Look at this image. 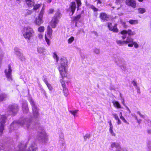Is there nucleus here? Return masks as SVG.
Masks as SVG:
<instances>
[{"instance_id": "7ed1b4c3", "label": "nucleus", "mask_w": 151, "mask_h": 151, "mask_svg": "<svg viewBox=\"0 0 151 151\" xmlns=\"http://www.w3.org/2000/svg\"><path fill=\"white\" fill-rule=\"evenodd\" d=\"M35 34V31L32 27L27 26L24 28L23 35L25 39L30 40Z\"/></svg>"}, {"instance_id": "2eb2a0df", "label": "nucleus", "mask_w": 151, "mask_h": 151, "mask_svg": "<svg viewBox=\"0 0 151 151\" xmlns=\"http://www.w3.org/2000/svg\"><path fill=\"white\" fill-rule=\"evenodd\" d=\"M99 17L101 19V21L103 22H106L109 19V16L106 13L103 12L100 14Z\"/></svg>"}, {"instance_id": "393cba45", "label": "nucleus", "mask_w": 151, "mask_h": 151, "mask_svg": "<svg viewBox=\"0 0 151 151\" xmlns=\"http://www.w3.org/2000/svg\"><path fill=\"white\" fill-rule=\"evenodd\" d=\"M9 150V148L4 146L3 144L0 142V151H8Z\"/></svg>"}, {"instance_id": "4468645a", "label": "nucleus", "mask_w": 151, "mask_h": 151, "mask_svg": "<svg viewBox=\"0 0 151 151\" xmlns=\"http://www.w3.org/2000/svg\"><path fill=\"white\" fill-rule=\"evenodd\" d=\"M60 82L61 83L62 87L63 88V92L64 95L65 96H67L68 95L69 93L68 89L66 87L65 82L63 81V79H60Z\"/></svg>"}, {"instance_id": "774afa93", "label": "nucleus", "mask_w": 151, "mask_h": 151, "mask_svg": "<svg viewBox=\"0 0 151 151\" xmlns=\"http://www.w3.org/2000/svg\"><path fill=\"white\" fill-rule=\"evenodd\" d=\"M27 12L29 14H31L32 13V11L30 10H29Z\"/></svg>"}, {"instance_id": "20e7f679", "label": "nucleus", "mask_w": 151, "mask_h": 151, "mask_svg": "<svg viewBox=\"0 0 151 151\" xmlns=\"http://www.w3.org/2000/svg\"><path fill=\"white\" fill-rule=\"evenodd\" d=\"M115 63L121 68V69L124 72H128L129 71V66H127V63L124 60L121 58H118V57L115 59Z\"/></svg>"}, {"instance_id": "79ce46f5", "label": "nucleus", "mask_w": 151, "mask_h": 151, "mask_svg": "<svg viewBox=\"0 0 151 151\" xmlns=\"http://www.w3.org/2000/svg\"><path fill=\"white\" fill-rule=\"evenodd\" d=\"M74 40V37H71L68 40V43H71Z\"/></svg>"}, {"instance_id": "f257e3e1", "label": "nucleus", "mask_w": 151, "mask_h": 151, "mask_svg": "<svg viewBox=\"0 0 151 151\" xmlns=\"http://www.w3.org/2000/svg\"><path fill=\"white\" fill-rule=\"evenodd\" d=\"M30 119L22 118L17 121H14L11 124L9 130L10 132H12L17 129L19 126H23L25 129H32L31 126Z\"/></svg>"}, {"instance_id": "e2e57ef3", "label": "nucleus", "mask_w": 151, "mask_h": 151, "mask_svg": "<svg viewBox=\"0 0 151 151\" xmlns=\"http://www.w3.org/2000/svg\"><path fill=\"white\" fill-rule=\"evenodd\" d=\"M46 42H47V44L49 45L50 43H49V40L46 39Z\"/></svg>"}, {"instance_id": "4d7b16f0", "label": "nucleus", "mask_w": 151, "mask_h": 151, "mask_svg": "<svg viewBox=\"0 0 151 151\" xmlns=\"http://www.w3.org/2000/svg\"><path fill=\"white\" fill-rule=\"evenodd\" d=\"M43 81L46 84H47V83H48L47 82V79L45 78H44L43 79Z\"/></svg>"}, {"instance_id": "3c124183", "label": "nucleus", "mask_w": 151, "mask_h": 151, "mask_svg": "<svg viewBox=\"0 0 151 151\" xmlns=\"http://www.w3.org/2000/svg\"><path fill=\"white\" fill-rule=\"evenodd\" d=\"M94 52L96 54H99L100 52L99 50L98 49H95L94 50Z\"/></svg>"}, {"instance_id": "c85d7f7f", "label": "nucleus", "mask_w": 151, "mask_h": 151, "mask_svg": "<svg viewBox=\"0 0 151 151\" xmlns=\"http://www.w3.org/2000/svg\"><path fill=\"white\" fill-rule=\"evenodd\" d=\"M114 106L118 108H121V106L119 102L116 101H113L112 102Z\"/></svg>"}, {"instance_id": "c03bdc74", "label": "nucleus", "mask_w": 151, "mask_h": 151, "mask_svg": "<svg viewBox=\"0 0 151 151\" xmlns=\"http://www.w3.org/2000/svg\"><path fill=\"white\" fill-rule=\"evenodd\" d=\"M37 50L38 52L40 53H42L44 52V50L41 47L38 48Z\"/></svg>"}, {"instance_id": "f8f14e48", "label": "nucleus", "mask_w": 151, "mask_h": 151, "mask_svg": "<svg viewBox=\"0 0 151 151\" xmlns=\"http://www.w3.org/2000/svg\"><path fill=\"white\" fill-rule=\"evenodd\" d=\"M59 141L60 147L61 149H64L65 147V144L64 141V136L63 134L60 135Z\"/></svg>"}, {"instance_id": "052dcab7", "label": "nucleus", "mask_w": 151, "mask_h": 151, "mask_svg": "<svg viewBox=\"0 0 151 151\" xmlns=\"http://www.w3.org/2000/svg\"><path fill=\"white\" fill-rule=\"evenodd\" d=\"M38 37L40 39H41L43 37V35L41 34H40L38 35Z\"/></svg>"}, {"instance_id": "8fccbe9b", "label": "nucleus", "mask_w": 151, "mask_h": 151, "mask_svg": "<svg viewBox=\"0 0 151 151\" xmlns=\"http://www.w3.org/2000/svg\"><path fill=\"white\" fill-rule=\"evenodd\" d=\"M137 114H138L141 117L144 119L145 118V115H142L139 111H137Z\"/></svg>"}, {"instance_id": "7c9ffc66", "label": "nucleus", "mask_w": 151, "mask_h": 151, "mask_svg": "<svg viewBox=\"0 0 151 151\" xmlns=\"http://www.w3.org/2000/svg\"><path fill=\"white\" fill-rule=\"evenodd\" d=\"M133 45H134V47L136 48H137L138 47V45L135 42H134L133 43H129L128 44V46L130 47H132Z\"/></svg>"}, {"instance_id": "9d476101", "label": "nucleus", "mask_w": 151, "mask_h": 151, "mask_svg": "<svg viewBox=\"0 0 151 151\" xmlns=\"http://www.w3.org/2000/svg\"><path fill=\"white\" fill-rule=\"evenodd\" d=\"M9 114L14 115L19 110L18 106L17 104L9 105Z\"/></svg>"}, {"instance_id": "dca6fc26", "label": "nucleus", "mask_w": 151, "mask_h": 151, "mask_svg": "<svg viewBox=\"0 0 151 151\" xmlns=\"http://www.w3.org/2000/svg\"><path fill=\"white\" fill-rule=\"evenodd\" d=\"M22 108L23 112L24 114H27L29 112V109L27 101H25L23 102L22 103Z\"/></svg>"}, {"instance_id": "4be33fe9", "label": "nucleus", "mask_w": 151, "mask_h": 151, "mask_svg": "<svg viewBox=\"0 0 151 151\" xmlns=\"http://www.w3.org/2000/svg\"><path fill=\"white\" fill-rule=\"evenodd\" d=\"M42 18V17H40L39 16L37 17L34 21L35 23L37 25H40L43 22Z\"/></svg>"}, {"instance_id": "49530a36", "label": "nucleus", "mask_w": 151, "mask_h": 151, "mask_svg": "<svg viewBox=\"0 0 151 151\" xmlns=\"http://www.w3.org/2000/svg\"><path fill=\"white\" fill-rule=\"evenodd\" d=\"M90 137V135L89 134H86L84 136V139L86 140L87 138H89Z\"/></svg>"}, {"instance_id": "412c9836", "label": "nucleus", "mask_w": 151, "mask_h": 151, "mask_svg": "<svg viewBox=\"0 0 151 151\" xmlns=\"http://www.w3.org/2000/svg\"><path fill=\"white\" fill-rule=\"evenodd\" d=\"M14 52L16 55L21 56H23L22 51L19 48L15 47L14 48Z\"/></svg>"}, {"instance_id": "2f4dec72", "label": "nucleus", "mask_w": 151, "mask_h": 151, "mask_svg": "<svg viewBox=\"0 0 151 151\" xmlns=\"http://www.w3.org/2000/svg\"><path fill=\"white\" fill-rule=\"evenodd\" d=\"M117 44L119 45H122L125 43V40L121 41L120 40H117L116 41Z\"/></svg>"}, {"instance_id": "f3484780", "label": "nucleus", "mask_w": 151, "mask_h": 151, "mask_svg": "<svg viewBox=\"0 0 151 151\" xmlns=\"http://www.w3.org/2000/svg\"><path fill=\"white\" fill-rule=\"evenodd\" d=\"M117 24H115L114 26L112 25L111 23H108V27L109 30L113 31L114 32H118V29L116 28Z\"/></svg>"}, {"instance_id": "1a4fd4ad", "label": "nucleus", "mask_w": 151, "mask_h": 151, "mask_svg": "<svg viewBox=\"0 0 151 151\" xmlns=\"http://www.w3.org/2000/svg\"><path fill=\"white\" fill-rule=\"evenodd\" d=\"M7 117L4 115H0V135L3 133Z\"/></svg>"}, {"instance_id": "bb28decb", "label": "nucleus", "mask_w": 151, "mask_h": 151, "mask_svg": "<svg viewBox=\"0 0 151 151\" xmlns=\"http://www.w3.org/2000/svg\"><path fill=\"white\" fill-rule=\"evenodd\" d=\"M133 39L130 37L128 36L127 39L126 40H125V43H132L134 42Z\"/></svg>"}, {"instance_id": "c756f323", "label": "nucleus", "mask_w": 151, "mask_h": 151, "mask_svg": "<svg viewBox=\"0 0 151 151\" xmlns=\"http://www.w3.org/2000/svg\"><path fill=\"white\" fill-rule=\"evenodd\" d=\"M129 22L130 24L133 25L138 24V21L137 20L131 19L129 21Z\"/></svg>"}, {"instance_id": "5fc2aeb1", "label": "nucleus", "mask_w": 151, "mask_h": 151, "mask_svg": "<svg viewBox=\"0 0 151 151\" xmlns=\"http://www.w3.org/2000/svg\"><path fill=\"white\" fill-rule=\"evenodd\" d=\"M116 120L117 121V123L119 125V124H121V120L119 119V118Z\"/></svg>"}, {"instance_id": "a18cd8bd", "label": "nucleus", "mask_w": 151, "mask_h": 151, "mask_svg": "<svg viewBox=\"0 0 151 151\" xmlns=\"http://www.w3.org/2000/svg\"><path fill=\"white\" fill-rule=\"evenodd\" d=\"M97 6L98 7H100L101 6V4L102 2L100 0H97Z\"/></svg>"}, {"instance_id": "a878e982", "label": "nucleus", "mask_w": 151, "mask_h": 151, "mask_svg": "<svg viewBox=\"0 0 151 151\" xmlns=\"http://www.w3.org/2000/svg\"><path fill=\"white\" fill-rule=\"evenodd\" d=\"M81 17V14H79L76 16H74L72 17V19L73 21H75L76 23V25L77 24V22H78Z\"/></svg>"}, {"instance_id": "6ab92c4d", "label": "nucleus", "mask_w": 151, "mask_h": 151, "mask_svg": "<svg viewBox=\"0 0 151 151\" xmlns=\"http://www.w3.org/2000/svg\"><path fill=\"white\" fill-rule=\"evenodd\" d=\"M126 4L128 6H131L134 8L136 7V2L134 0H126Z\"/></svg>"}, {"instance_id": "69168bd1", "label": "nucleus", "mask_w": 151, "mask_h": 151, "mask_svg": "<svg viewBox=\"0 0 151 151\" xmlns=\"http://www.w3.org/2000/svg\"><path fill=\"white\" fill-rule=\"evenodd\" d=\"M53 57H58L57 54L55 52H54L53 53Z\"/></svg>"}, {"instance_id": "680f3d73", "label": "nucleus", "mask_w": 151, "mask_h": 151, "mask_svg": "<svg viewBox=\"0 0 151 151\" xmlns=\"http://www.w3.org/2000/svg\"><path fill=\"white\" fill-rule=\"evenodd\" d=\"M20 59L22 61H24L25 60V58L24 57H20Z\"/></svg>"}, {"instance_id": "9b49d317", "label": "nucleus", "mask_w": 151, "mask_h": 151, "mask_svg": "<svg viewBox=\"0 0 151 151\" xmlns=\"http://www.w3.org/2000/svg\"><path fill=\"white\" fill-rule=\"evenodd\" d=\"M76 6L75 2H72L70 3L69 8L67 9V11L70 12L69 15L72 16L74 13L75 10L76 9Z\"/></svg>"}, {"instance_id": "bf43d9fd", "label": "nucleus", "mask_w": 151, "mask_h": 151, "mask_svg": "<svg viewBox=\"0 0 151 151\" xmlns=\"http://www.w3.org/2000/svg\"><path fill=\"white\" fill-rule=\"evenodd\" d=\"M109 125H110V128L109 129H113V127L112 126V124L111 123V122H110L109 123Z\"/></svg>"}, {"instance_id": "6e6552de", "label": "nucleus", "mask_w": 151, "mask_h": 151, "mask_svg": "<svg viewBox=\"0 0 151 151\" xmlns=\"http://www.w3.org/2000/svg\"><path fill=\"white\" fill-rule=\"evenodd\" d=\"M60 13L57 12L55 14L54 16L52 18L50 22V24L52 28H55L56 24L58 23L59 19L60 18Z\"/></svg>"}, {"instance_id": "603ef678", "label": "nucleus", "mask_w": 151, "mask_h": 151, "mask_svg": "<svg viewBox=\"0 0 151 151\" xmlns=\"http://www.w3.org/2000/svg\"><path fill=\"white\" fill-rule=\"evenodd\" d=\"M123 1V0H116V3L118 4H120Z\"/></svg>"}, {"instance_id": "4c0bfd02", "label": "nucleus", "mask_w": 151, "mask_h": 151, "mask_svg": "<svg viewBox=\"0 0 151 151\" xmlns=\"http://www.w3.org/2000/svg\"><path fill=\"white\" fill-rule=\"evenodd\" d=\"M46 85H47L49 90L51 91L53 89V88L52 87V86L50 84L48 83Z\"/></svg>"}, {"instance_id": "f704fd0d", "label": "nucleus", "mask_w": 151, "mask_h": 151, "mask_svg": "<svg viewBox=\"0 0 151 151\" xmlns=\"http://www.w3.org/2000/svg\"><path fill=\"white\" fill-rule=\"evenodd\" d=\"M77 4V10H79V7L81 5V0H75Z\"/></svg>"}, {"instance_id": "ea45409f", "label": "nucleus", "mask_w": 151, "mask_h": 151, "mask_svg": "<svg viewBox=\"0 0 151 151\" xmlns=\"http://www.w3.org/2000/svg\"><path fill=\"white\" fill-rule=\"evenodd\" d=\"M44 30V27L43 26L40 27L38 29V31L41 32H43Z\"/></svg>"}, {"instance_id": "de8ad7c7", "label": "nucleus", "mask_w": 151, "mask_h": 151, "mask_svg": "<svg viewBox=\"0 0 151 151\" xmlns=\"http://www.w3.org/2000/svg\"><path fill=\"white\" fill-rule=\"evenodd\" d=\"M113 129H109V132H110V133L112 135V136H115V133H114V132H113V130H112Z\"/></svg>"}, {"instance_id": "58836bf2", "label": "nucleus", "mask_w": 151, "mask_h": 151, "mask_svg": "<svg viewBox=\"0 0 151 151\" xmlns=\"http://www.w3.org/2000/svg\"><path fill=\"white\" fill-rule=\"evenodd\" d=\"M40 5L39 4H36L35 5H34V8L33 9L35 10H36L38 9L40 7Z\"/></svg>"}, {"instance_id": "6e6d98bb", "label": "nucleus", "mask_w": 151, "mask_h": 151, "mask_svg": "<svg viewBox=\"0 0 151 151\" xmlns=\"http://www.w3.org/2000/svg\"><path fill=\"white\" fill-rule=\"evenodd\" d=\"M132 83L134 86H137V84L134 81H132Z\"/></svg>"}, {"instance_id": "e433bc0d", "label": "nucleus", "mask_w": 151, "mask_h": 151, "mask_svg": "<svg viewBox=\"0 0 151 151\" xmlns=\"http://www.w3.org/2000/svg\"><path fill=\"white\" fill-rule=\"evenodd\" d=\"M78 111V110H77L75 111H69V112L75 117L76 116V114L77 113Z\"/></svg>"}, {"instance_id": "a211bd4d", "label": "nucleus", "mask_w": 151, "mask_h": 151, "mask_svg": "<svg viewBox=\"0 0 151 151\" xmlns=\"http://www.w3.org/2000/svg\"><path fill=\"white\" fill-rule=\"evenodd\" d=\"M111 148H116V151H121L122 148L119 144L118 142H112L111 143Z\"/></svg>"}, {"instance_id": "0e129e2a", "label": "nucleus", "mask_w": 151, "mask_h": 151, "mask_svg": "<svg viewBox=\"0 0 151 151\" xmlns=\"http://www.w3.org/2000/svg\"><path fill=\"white\" fill-rule=\"evenodd\" d=\"M122 150V151H128L127 149L125 148H122L121 150Z\"/></svg>"}, {"instance_id": "13d9d810", "label": "nucleus", "mask_w": 151, "mask_h": 151, "mask_svg": "<svg viewBox=\"0 0 151 151\" xmlns=\"http://www.w3.org/2000/svg\"><path fill=\"white\" fill-rule=\"evenodd\" d=\"M123 35V36L122 37V38L124 40L127 37V34H122Z\"/></svg>"}, {"instance_id": "09e8293b", "label": "nucleus", "mask_w": 151, "mask_h": 151, "mask_svg": "<svg viewBox=\"0 0 151 151\" xmlns=\"http://www.w3.org/2000/svg\"><path fill=\"white\" fill-rule=\"evenodd\" d=\"M112 115L113 117L116 120L119 118L118 115L116 114L115 113L113 114Z\"/></svg>"}, {"instance_id": "cd10ccee", "label": "nucleus", "mask_w": 151, "mask_h": 151, "mask_svg": "<svg viewBox=\"0 0 151 151\" xmlns=\"http://www.w3.org/2000/svg\"><path fill=\"white\" fill-rule=\"evenodd\" d=\"M147 150L151 151V140H149L147 142Z\"/></svg>"}, {"instance_id": "a19ab883", "label": "nucleus", "mask_w": 151, "mask_h": 151, "mask_svg": "<svg viewBox=\"0 0 151 151\" xmlns=\"http://www.w3.org/2000/svg\"><path fill=\"white\" fill-rule=\"evenodd\" d=\"M120 119H121L124 122H125L126 124H129V123L125 119L123 116H120Z\"/></svg>"}, {"instance_id": "39448f33", "label": "nucleus", "mask_w": 151, "mask_h": 151, "mask_svg": "<svg viewBox=\"0 0 151 151\" xmlns=\"http://www.w3.org/2000/svg\"><path fill=\"white\" fill-rule=\"evenodd\" d=\"M26 147V145L20 144L18 146L19 150L17 151H36L37 149L36 144L34 142L31 143L27 151L25 150Z\"/></svg>"}, {"instance_id": "864d4df0", "label": "nucleus", "mask_w": 151, "mask_h": 151, "mask_svg": "<svg viewBox=\"0 0 151 151\" xmlns=\"http://www.w3.org/2000/svg\"><path fill=\"white\" fill-rule=\"evenodd\" d=\"M54 11V10L53 9H50L49 10V13H50V14H52L53 12Z\"/></svg>"}, {"instance_id": "ddd939ff", "label": "nucleus", "mask_w": 151, "mask_h": 151, "mask_svg": "<svg viewBox=\"0 0 151 151\" xmlns=\"http://www.w3.org/2000/svg\"><path fill=\"white\" fill-rule=\"evenodd\" d=\"M8 69H6L5 70V73L7 78L9 80H12V78L11 77V73L12 71V70L11 66L10 65H9L8 66Z\"/></svg>"}, {"instance_id": "5701e85b", "label": "nucleus", "mask_w": 151, "mask_h": 151, "mask_svg": "<svg viewBox=\"0 0 151 151\" xmlns=\"http://www.w3.org/2000/svg\"><path fill=\"white\" fill-rule=\"evenodd\" d=\"M7 97V95L5 93L0 94V102L6 100Z\"/></svg>"}, {"instance_id": "aec40b11", "label": "nucleus", "mask_w": 151, "mask_h": 151, "mask_svg": "<svg viewBox=\"0 0 151 151\" xmlns=\"http://www.w3.org/2000/svg\"><path fill=\"white\" fill-rule=\"evenodd\" d=\"M120 33L121 34H128L129 36L133 35L135 34L134 32H132L130 29H128V30H124L121 32Z\"/></svg>"}, {"instance_id": "423d86ee", "label": "nucleus", "mask_w": 151, "mask_h": 151, "mask_svg": "<svg viewBox=\"0 0 151 151\" xmlns=\"http://www.w3.org/2000/svg\"><path fill=\"white\" fill-rule=\"evenodd\" d=\"M29 101L32 106L33 117L35 118H37L39 115V109L37 107L35 102L32 98H29Z\"/></svg>"}, {"instance_id": "72a5a7b5", "label": "nucleus", "mask_w": 151, "mask_h": 151, "mask_svg": "<svg viewBox=\"0 0 151 151\" xmlns=\"http://www.w3.org/2000/svg\"><path fill=\"white\" fill-rule=\"evenodd\" d=\"M139 13L142 14L146 12L145 9L144 8H139L138 9Z\"/></svg>"}, {"instance_id": "473e14b6", "label": "nucleus", "mask_w": 151, "mask_h": 151, "mask_svg": "<svg viewBox=\"0 0 151 151\" xmlns=\"http://www.w3.org/2000/svg\"><path fill=\"white\" fill-rule=\"evenodd\" d=\"M52 30L50 27L49 26L47 27V34L50 36L52 35Z\"/></svg>"}, {"instance_id": "c9c22d12", "label": "nucleus", "mask_w": 151, "mask_h": 151, "mask_svg": "<svg viewBox=\"0 0 151 151\" xmlns=\"http://www.w3.org/2000/svg\"><path fill=\"white\" fill-rule=\"evenodd\" d=\"M89 8L93 10L94 12H97L98 10L97 8L93 5H90Z\"/></svg>"}, {"instance_id": "0eeeda50", "label": "nucleus", "mask_w": 151, "mask_h": 151, "mask_svg": "<svg viewBox=\"0 0 151 151\" xmlns=\"http://www.w3.org/2000/svg\"><path fill=\"white\" fill-rule=\"evenodd\" d=\"M37 138L40 142L42 143H45L47 142L48 140L47 136L44 130L43 129L38 132Z\"/></svg>"}, {"instance_id": "f03ea898", "label": "nucleus", "mask_w": 151, "mask_h": 151, "mask_svg": "<svg viewBox=\"0 0 151 151\" xmlns=\"http://www.w3.org/2000/svg\"><path fill=\"white\" fill-rule=\"evenodd\" d=\"M58 64L60 63L58 69L60 75L63 78L66 76V68L68 65V60L66 57H54Z\"/></svg>"}, {"instance_id": "338daca9", "label": "nucleus", "mask_w": 151, "mask_h": 151, "mask_svg": "<svg viewBox=\"0 0 151 151\" xmlns=\"http://www.w3.org/2000/svg\"><path fill=\"white\" fill-rule=\"evenodd\" d=\"M137 120L138 123L139 124L140 123L141 121V119L138 120V119H137Z\"/></svg>"}, {"instance_id": "b1692460", "label": "nucleus", "mask_w": 151, "mask_h": 151, "mask_svg": "<svg viewBox=\"0 0 151 151\" xmlns=\"http://www.w3.org/2000/svg\"><path fill=\"white\" fill-rule=\"evenodd\" d=\"M26 1L28 6L32 7L34 6L35 2L34 0H26Z\"/></svg>"}, {"instance_id": "37998d69", "label": "nucleus", "mask_w": 151, "mask_h": 151, "mask_svg": "<svg viewBox=\"0 0 151 151\" xmlns=\"http://www.w3.org/2000/svg\"><path fill=\"white\" fill-rule=\"evenodd\" d=\"M44 9H42L41 11H40L38 16L39 17H42L43 14H44Z\"/></svg>"}]
</instances>
